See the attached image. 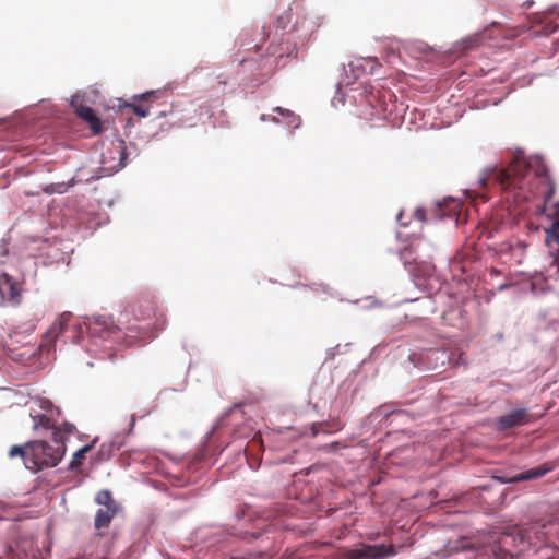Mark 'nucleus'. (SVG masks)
<instances>
[{
  "instance_id": "obj_9",
  "label": "nucleus",
  "mask_w": 559,
  "mask_h": 559,
  "mask_svg": "<svg viewBox=\"0 0 559 559\" xmlns=\"http://www.w3.org/2000/svg\"><path fill=\"white\" fill-rule=\"evenodd\" d=\"M527 411L524 408L513 409L510 413L500 416L497 425L498 429L507 430L516 426H521L526 421Z\"/></svg>"
},
{
  "instance_id": "obj_29",
  "label": "nucleus",
  "mask_w": 559,
  "mask_h": 559,
  "mask_svg": "<svg viewBox=\"0 0 559 559\" xmlns=\"http://www.w3.org/2000/svg\"><path fill=\"white\" fill-rule=\"evenodd\" d=\"M319 431H324L323 429H317L316 426L313 427V435L316 436Z\"/></svg>"
},
{
  "instance_id": "obj_14",
  "label": "nucleus",
  "mask_w": 559,
  "mask_h": 559,
  "mask_svg": "<svg viewBox=\"0 0 559 559\" xmlns=\"http://www.w3.org/2000/svg\"><path fill=\"white\" fill-rule=\"evenodd\" d=\"M95 441H93L91 444H86L79 449L74 454L73 457L69 464V468L74 471L79 468L83 461L85 460L86 453H88L94 448Z\"/></svg>"
},
{
  "instance_id": "obj_19",
  "label": "nucleus",
  "mask_w": 559,
  "mask_h": 559,
  "mask_svg": "<svg viewBox=\"0 0 559 559\" xmlns=\"http://www.w3.org/2000/svg\"><path fill=\"white\" fill-rule=\"evenodd\" d=\"M84 121L88 123V127L94 135L103 132V122L100 118L95 115V112Z\"/></svg>"
},
{
  "instance_id": "obj_16",
  "label": "nucleus",
  "mask_w": 559,
  "mask_h": 559,
  "mask_svg": "<svg viewBox=\"0 0 559 559\" xmlns=\"http://www.w3.org/2000/svg\"><path fill=\"white\" fill-rule=\"evenodd\" d=\"M33 419V429L37 430L39 428H43L45 430L53 429V421L50 417L44 414H37V415H31Z\"/></svg>"
},
{
  "instance_id": "obj_31",
  "label": "nucleus",
  "mask_w": 559,
  "mask_h": 559,
  "mask_svg": "<svg viewBox=\"0 0 559 559\" xmlns=\"http://www.w3.org/2000/svg\"><path fill=\"white\" fill-rule=\"evenodd\" d=\"M261 119H262L263 121H266V120H267V116H266V115H262V116H261Z\"/></svg>"
},
{
  "instance_id": "obj_18",
  "label": "nucleus",
  "mask_w": 559,
  "mask_h": 559,
  "mask_svg": "<svg viewBox=\"0 0 559 559\" xmlns=\"http://www.w3.org/2000/svg\"><path fill=\"white\" fill-rule=\"evenodd\" d=\"M103 324H104V328L100 332V336L103 338H106V340L118 338L120 329L117 325H115L112 322H107V321H104Z\"/></svg>"
},
{
  "instance_id": "obj_24",
  "label": "nucleus",
  "mask_w": 559,
  "mask_h": 559,
  "mask_svg": "<svg viewBox=\"0 0 559 559\" xmlns=\"http://www.w3.org/2000/svg\"><path fill=\"white\" fill-rule=\"evenodd\" d=\"M118 148H119V154H120L121 158H124L126 147L122 144H120Z\"/></svg>"
},
{
  "instance_id": "obj_12",
  "label": "nucleus",
  "mask_w": 559,
  "mask_h": 559,
  "mask_svg": "<svg viewBox=\"0 0 559 559\" xmlns=\"http://www.w3.org/2000/svg\"><path fill=\"white\" fill-rule=\"evenodd\" d=\"M70 106L74 114L82 119L83 121L86 120L90 116L94 114L93 109L88 106H85L82 104V99L80 95H74L71 98Z\"/></svg>"
},
{
  "instance_id": "obj_2",
  "label": "nucleus",
  "mask_w": 559,
  "mask_h": 559,
  "mask_svg": "<svg viewBox=\"0 0 559 559\" xmlns=\"http://www.w3.org/2000/svg\"><path fill=\"white\" fill-rule=\"evenodd\" d=\"M542 527L534 524L527 528H512L501 534L491 546L497 559H512L516 556H528L530 559H551L549 548L544 546L539 536Z\"/></svg>"
},
{
  "instance_id": "obj_3",
  "label": "nucleus",
  "mask_w": 559,
  "mask_h": 559,
  "mask_svg": "<svg viewBox=\"0 0 559 559\" xmlns=\"http://www.w3.org/2000/svg\"><path fill=\"white\" fill-rule=\"evenodd\" d=\"M53 444L47 441L37 440L27 442L29 453L26 457V467L33 471H40L47 467H55L62 460L66 453L63 437L59 431H53Z\"/></svg>"
},
{
  "instance_id": "obj_32",
  "label": "nucleus",
  "mask_w": 559,
  "mask_h": 559,
  "mask_svg": "<svg viewBox=\"0 0 559 559\" xmlns=\"http://www.w3.org/2000/svg\"><path fill=\"white\" fill-rule=\"evenodd\" d=\"M401 217H402V213H399V215H397V217H396V218H397V221H400V219H401Z\"/></svg>"
},
{
  "instance_id": "obj_11",
  "label": "nucleus",
  "mask_w": 559,
  "mask_h": 559,
  "mask_svg": "<svg viewBox=\"0 0 559 559\" xmlns=\"http://www.w3.org/2000/svg\"><path fill=\"white\" fill-rule=\"evenodd\" d=\"M118 509H106L100 508L97 510L95 515L94 525L96 530L107 528L112 520V518L117 514Z\"/></svg>"
},
{
  "instance_id": "obj_30",
  "label": "nucleus",
  "mask_w": 559,
  "mask_h": 559,
  "mask_svg": "<svg viewBox=\"0 0 559 559\" xmlns=\"http://www.w3.org/2000/svg\"><path fill=\"white\" fill-rule=\"evenodd\" d=\"M148 308H150V311H152L155 314V308L153 307V305H150Z\"/></svg>"
},
{
  "instance_id": "obj_28",
  "label": "nucleus",
  "mask_w": 559,
  "mask_h": 559,
  "mask_svg": "<svg viewBox=\"0 0 559 559\" xmlns=\"http://www.w3.org/2000/svg\"><path fill=\"white\" fill-rule=\"evenodd\" d=\"M253 49H254V53L257 55V53H258V51L260 50V46H259V45H254V46H253Z\"/></svg>"
},
{
  "instance_id": "obj_5",
  "label": "nucleus",
  "mask_w": 559,
  "mask_h": 559,
  "mask_svg": "<svg viewBox=\"0 0 559 559\" xmlns=\"http://www.w3.org/2000/svg\"><path fill=\"white\" fill-rule=\"evenodd\" d=\"M23 282L16 281L8 273L0 275V295L13 307L22 302Z\"/></svg>"
},
{
  "instance_id": "obj_6",
  "label": "nucleus",
  "mask_w": 559,
  "mask_h": 559,
  "mask_svg": "<svg viewBox=\"0 0 559 559\" xmlns=\"http://www.w3.org/2000/svg\"><path fill=\"white\" fill-rule=\"evenodd\" d=\"M548 217L551 218L552 222L548 228H545V243L550 250L557 252L552 264L556 265L559 271V201L554 204L552 211L548 214Z\"/></svg>"
},
{
  "instance_id": "obj_15",
  "label": "nucleus",
  "mask_w": 559,
  "mask_h": 559,
  "mask_svg": "<svg viewBox=\"0 0 559 559\" xmlns=\"http://www.w3.org/2000/svg\"><path fill=\"white\" fill-rule=\"evenodd\" d=\"M69 318L70 314L63 313L60 317L59 321L52 324L51 328L47 331L46 337L51 341H55L58 337V335L63 332Z\"/></svg>"
},
{
  "instance_id": "obj_4",
  "label": "nucleus",
  "mask_w": 559,
  "mask_h": 559,
  "mask_svg": "<svg viewBox=\"0 0 559 559\" xmlns=\"http://www.w3.org/2000/svg\"><path fill=\"white\" fill-rule=\"evenodd\" d=\"M292 52L293 50L289 47L284 48L282 43H272L267 48L266 56H259V59L243 57L239 60V63L243 71L251 72L254 78L267 76L274 71L276 59L283 58L285 55L289 56Z\"/></svg>"
},
{
  "instance_id": "obj_8",
  "label": "nucleus",
  "mask_w": 559,
  "mask_h": 559,
  "mask_svg": "<svg viewBox=\"0 0 559 559\" xmlns=\"http://www.w3.org/2000/svg\"><path fill=\"white\" fill-rule=\"evenodd\" d=\"M395 554L392 546L368 545L348 552L347 559H381Z\"/></svg>"
},
{
  "instance_id": "obj_22",
  "label": "nucleus",
  "mask_w": 559,
  "mask_h": 559,
  "mask_svg": "<svg viewBox=\"0 0 559 559\" xmlns=\"http://www.w3.org/2000/svg\"><path fill=\"white\" fill-rule=\"evenodd\" d=\"M483 35L481 34H474L465 39L462 40V45L464 49H471L481 41Z\"/></svg>"
},
{
  "instance_id": "obj_10",
  "label": "nucleus",
  "mask_w": 559,
  "mask_h": 559,
  "mask_svg": "<svg viewBox=\"0 0 559 559\" xmlns=\"http://www.w3.org/2000/svg\"><path fill=\"white\" fill-rule=\"evenodd\" d=\"M274 112H276V116L272 117V120L275 122H284L288 128H298L300 124V117L296 115L295 112L282 108L276 107L274 108Z\"/></svg>"
},
{
  "instance_id": "obj_23",
  "label": "nucleus",
  "mask_w": 559,
  "mask_h": 559,
  "mask_svg": "<svg viewBox=\"0 0 559 559\" xmlns=\"http://www.w3.org/2000/svg\"><path fill=\"white\" fill-rule=\"evenodd\" d=\"M73 430H74V426L73 425H71V424H66L64 425V431L66 432L71 433Z\"/></svg>"
},
{
  "instance_id": "obj_13",
  "label": "nucleus",
  "mask_w": 559,
  "mask_h": 559,
  "mask_svg": "<svg viewBox=\"0 0 559 559\" xmlns=\"http://www.w3.org/2000/svg\"><path fill=\"white\" fill-rule=\"evenodd\" d=\"M549 471H551L550 466L542 465L535 468H531L528 471H525L516 476L513 477L512 481H523V480H530L534 478H539L547 474Z\"/></svg>"
},
{
  "instance_id": "obj_26",
  "label": "nucleus",
  "mask_w": 559,
  "mask_h": 559,
  "mask_svg": "<svg viewBox=\"0 0 559 559\" xmlns=\"http://www.w3.org/2000/svg\"><path fill=\"white\" fill-rule=\"evenodd\" d=\"M167 116V111L166 110H162L157 114V118H163V117H166Z\"/></svg>"
},
{
  "instance_id": "obj_21",
  "label": "nucleus",
  "mask_w": 559,
  "mask_h": 559,
  "mask_svg": "<svg viewBox=\"0 0 559 559\" xmlns=\"http://www.w3.org/2000/svg\"><path fill=\"white\" fill-rule=\"evenodd\" d=\"M28 453H29V448H27L26 445H25V448L20 447V445H13V447H11V449L9 451V456L10 457L21 456L24 460V463L26 464V457H27Z\"/></svg>"
},
{
  "instance_id": "obj_7",
  "label": "nucleus",
  "mask_w": 559,
  "mask_h": 559,
  "mask_svg": "<svg viewBox=\"0 0 559 559\" xmlns=\"http://www.w3.org/2000/svg\"><path fill=\"white\" fill-rule=\"evenodd\" d=\"M163 92L147 91L145 93L134 95L131 103H126L123 107L130 108L136 116L145 118L150 115L152 104L160 98Z\"/></svg>"
},
{
  "instance_id": "obj_1",
  "label": "nucleus",
  "mask_w": 559,
  "mask_h": 559,
  "mask_svg": "<svg viewBox=\"0 0 559 559\" xmlns=\"http://www.w3.org/2000/svg\"><path fill=\"white\" fill-rule=\"evenodd\" d=\"M488 182L497 183L503 190H519L518 197L528 200L530 197H540L543 211L555 194V185L548 169L540 159H527L523 155L515 156L504 168L497 166L484 169L479 177L481 187Z\"/></svg>"
},
{
  "instance_id": "obj_27",
  "label": "nucleus",
  "mask_w": 559,
  "mask_h": 559,
  "mask_svg": "<svg viewBox=\"0 0 559 559\" xmlns=\"http://www.w3.org/2000/svg\"><path fill=\"white\" fill-rule=\"evenodd\" d=\"M332 428L334 430H340L341 429V425L337 423V424H333Z\"/></svg>"
},
{
  "instance_id": "obj_20",
  "label": "nucleus",
  "mask_w": 559,
  "mask_h": 559,
  "mask_svg": "<svg viewBox=\"0 0 559 559\" xmlns=\"http://www.w3.org/2000/svg\"><path fill=\"white\" fill-rule=\"evenodd\" d=\"M292 21H293V13H292V9L289 8L277 17L276 24H277L278 28L284 31L292 24Z\"/></svg>"
},
{
  "instance_id": "obj_25",
  "label": "nucleus",
  "mask_w": 559,
  "mask_h": 559,
  "mask_svg": "<svg viewBox=\"0 0 559 559\" xmlns=\"http://www.w3.org/2000/svg\"><path fill=\"white\" fill-rule=\"evenodd\" d=\"M416 216H417L420 221H424V219H425V213H424V211H421V210H417V211H416Z\"/></svg>"
},
{
  "instance_id": "obj_17",
  "label": "nucleus",
  "mask_w": 559,
  "mask_h": 559,
  "mask_svg": "<svg viewBox=\"0 0 559 559\" xmlns=\"http://www.w3.org/2000/svg\"><path fill=\"white\" fill-rule=\"evenodd\" d=\"M95 501L106 509H118L117 502L114 500L109 490H100L95 498Z\"/></svg>"
}]
</instances>
